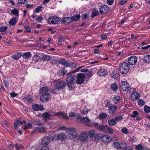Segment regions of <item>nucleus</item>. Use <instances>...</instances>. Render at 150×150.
<instances>
[{
    "label": "nucleus",
    "mask_w": 150,
    "mask_h": 150,
    "mask_svg": "<svg viewBox=\"0 0 150 150\" xmlns=\"http://www.w3.org/2000/svg\"><path fill=\"white\" fill-rule=\"evenodd\" d=\"M99 14V12L98 10H96V9L94 10L92 12V14L91 16L92 18H93L97 16Z\"/></svg>",
    "instance_id": "37"
},
{
    "label": "nucleus",
    "mask_w": 150,
    "mask_h": 150,
    "mask_svg": "<svg viewBox=\"0 0 150 150\" xmlns=\"http://www.w3.org/2000/svg\"><path fill=\"white\" fill-rule=\"evenodd\" d=\"M76 78V77L74 75H71L67 78V83L70 90H71L74 88V82Z\"/></svg>",
    "instance_id": "2"
},
{
    "label": "nucleus",
    "mask_w": 150,
    "mask_h": 150,
    "mask_svg": "<svg viewBox=\"0 0 150 150\" xmlns=\"http://www.w3.org/2000/svg\"><path fill=\"white\" fill-rule=\"evenodd\" d=\"M22 56L24 59H28L31 57V54L30 52H28L24 53Z\"/></svg>",
    "instance_id": "31"
},
{
    "label": "nucleus",
    "mask_w": 150,
    "mask_h": 150,
    "mask_svg": "<svg viewBox=\"0 0 150 150\" xmlns=\"http://www.w3.org/2000/svg\"><path fill=\"white\" fill-rule=\"evenodd\" d=\"M81 16L79 14H76L72 16L71 17V21H78L80 18Z\"/></svg>",
    "instance_id": "26"
},
{
    "label": "nucleus",
    "mask_w": 150,
    "mask_h": 150,
    "mask_svg": "<svg viewBox=\"0 0 150 150\" xmlns=\"http://www.w3.org/2000/svg\"><path fill=\"white\" fill-rule=\"evenodd\" d=\"M22 53L19 52L16 53L12 56V58L14 59H18L21 57L22 55Z\"/></svg>",
    "instance_id": "27"
},
{
    "label": "nucleus",
    "mask_w": 150,
    "mask_h": 150,
    "mask_svg": "<svg viewBox=\"0 0 150 150\" xmlns=\"http://www.w3.org/2000/svg\"><path fill=\"white\" fill-rule=\"evenodd\" d=\"M48 21L50 23L55 24H57L59 21L60 19L58 17L53 16L50 17Z\"/></svg>",
    "instance_id": "6"
},
{
    "label": "nucleus",
    "mask_w": 150,
    "mask_h": 150,
    "mask_svg": "<svg viewBox=\"0 0 150 150\" xmlns=\"http://www.w3.org/2000/svg\"><path fill=\"white\" fill-rule=\"evenodd\" d=\"M121 88L124 91H128L129 88V85L127 81H123L121 82Z\"/></svg>",
    "instance_id": "12"
},
{
    "label": "nucleus",
    "mask_w": 150,
    "mask_h": 150,
    "mask_svg": "<svg viewBox=\"0 0 150 150\" xmlns=\"http://www.w3.org/2000/svg\"><path fill=\"white\" fill-rule=\"evenodd\" d=\"M108 123L110 126H113L115 125L117 123L115 122V120L114 118H112L109 120L108 121Z\"/></svg>",
    "instance_id": "28"
},
{
    "label": "nucleus",
    "mask_w": 150,
    "mask_h": 150,
    "mask_svg": "<svg viewBox=\"0 0 150 150\" xmlns=\"http://www.w3.org/2000/svg\"><path fill=\"white\" fill-rule=\"evenodd\" d=\"M124 150H133L132 147L131 146H127L124 148Z\"/></svg>",
    "instance_id": "64"
},
{
    "label": "nucleus",
    "mask_w": 150,
    "mask_h": 150,
    "mask_svg": "<svg viewBox=\"0 0 150 150\" xmlns=\"http://www.w3.org/2000/svg\"><path fill=\"white\" fill-rule=\"evenodd\" d=\"M118 74L116 72H114L111 74V76L112 77L115 79H118Z\"/></svg>",
    "instance_id": "39"
},
{
    "label": "nucleus",
    "mask_w": 150,
    "mask_h": 150,
    "mask_svg": "<svg viewBox=\"0 0 150 150\" xmlns=\"http://www.w3.org/2000/svg\"><path fill=\"white\" fill-rule=\"evenodd\" d=\"M100 139L102 142L106 144L109 143L111 141V139L110 137L108 135L102 136L100 137Z\"/></svg>",
    "instance_id": "10"
},
{
    "label": "nucleus",
    "mask_w": 150,
    "mask_h": 150,
    "mask_svg": "<svg viewBox=\"0 0 150 150\" xmlns=\"http://www.w3.org/2000/svg\"><path fill=\"white\" fill-rule=\"evenodd\" d=\"M71 67L75 68L76 67V64L73 63H69L67 62V67Z\"/></svg>",
    "instance_id": "44"
},
{
    "label": "nucleus",
    "mask_w": 150,
    "mask_h": 150,
    "mask_svg": "<svg viewBox=\"0 0 150 150\" xmlns=\"http://www.w3.org/2000/svg\"><path fill=\"white\" fill-rule=\"evenodd\" d=\"M121 131L123 133L126 134L128 133V129L125 127H124L121 129Z\"/></svg>",
    "instance_id": "53"
},
{
    "label": "nucleus",
    "mask_w": 150,
    "mask_h": 150,
    "mask_svg": "<svg viewBox=\"0 0 150 150\" xmlns=\"http://www.w3.org/2000/svg\"><path fill=\"white\" fill-rule=\"evenodd\" d=\"M57 135L55 133L51 134L50 135V139L51 138L52 140H57Z\"/></svg>",
    "instance_id": "38"
},
{
    "label": "nucleus",
    "mask_w": 150,
    "mask_h": 150,
    "mask_svg": "<svg viewBox=\"0 0 150 150\" xmlns=\"http://www.w3.org/2000/svg\"><path fill=\"white\" fill-rule=\"evenodd\" d=\"M46 131L45 128L43 127H37L33 130L31 133L32 134H33L35 132H37L40 133H44L46 132Z\"/></svg>",
    "instance_id": "16"
},
{
    "label": "nucleus",
    "mask_w": 150,
    "mask_h": 150,
    "mask_svg": "<svg viewBox=\"0 0 150 150\" xmlns=\"http://www.w3.org/2000/svg\"><path fill=\"white\" fill-rule=\"evenodd\" d=\"M11 13L16 16H18L19 13L18 11L16 9H14L11 10Z\"/></svg>",
    "instance_id": "45"
},
{
    "label": "nucleus",
    "mask_w": 150,
    "mask_h": 150,
    "mask_svg": "<svg viewBox=\"0 0 150 150\" xmlns=\"http://www.w3.org/2000/svg\"><path fill=\"white\" fill-rule=\"evenodd\" d=\"M137 58L135 56H133L129 57L128 59V64L129 65H135L137 62Z\"/></svg>",
    "instance_id": "7"
},
{
    "label": "nucleus",
    "mask_w": 150,
    "mask_h": 150,
    "mask_svg": "<svg viewBox=\"0 0 150 150\" xmlns=\"http://www.w3.org/2000/svg\"><path fill=\"white\" fill-rule=\"evenodd\" d=\"M83 66H81V67H79V68L76 69V70H75L74 71H72L71 72H70L69 74H67V75H69L71 73H74L77 71H78L79 69H80L81 68H83Z\"/></svg>",
    "instance_id": "59"
},
{
    "label": "nucleus",
    "mask_w": 150,
    "mask_h": 150,
    "mask_svg": "<svg viewBox=\"0 0 150 150\" xmlns=\"http://www.w3.org/2000/svg\"><path fill=\"white\" fill-rule=\"evenodd\" d=\"M107 116V114L105 113H101L99 115V117L100 119H104L106 118Z\"/></svg>",
    "instance_id": "49"
},
{
    "label": "nucleus",
    "mask_w": 150,
    "mask_h": 150,
    "mask_svg": "<svg viewBox=\"0 0 150 150\" xmlns=\"http://www.w3.org/2000/svg\"><path fill=\"white\" fill-rule=\"evenodd\" d=\"M89 17V16L88 14L85 13L83 14L81 16V18L82 20H85Z\"/></svg>",
    "instance_id": "54"
},
{
    "label": "nucleus",
    "mask_w": 150,
    "mask_h": 150,
    "mask_svg": "<svg viewBox=\"0 0 150 150\" xmlns=\"http://www.w3.org/2000/svg\"><path fill=\"white\" fill-rule=\"evenodd\" d=\"M50 142V138L47 136H45L42 139L41 144L43 145H48Z\"/></svg>",
    "instance_id": "15"
},
{
    "label": "nucleus",
    "mask_w": 150,
    "mask_h": 150,
    "mask_svg": "<svg viewBox=\"0 0 150 150\" xmlns=\"http://www.w3.org/2000/svg\"><path fill=\"white\" fill-rule=\"evenodd\" d=\"M85 75L83 74H79L77 76V79L76 81V83L78 84L82 83L84 81Z\"/></svg>",
    "instance_id": "9"
},
{
    "label": "nucleus",
    "mask_w": 150,
    "mask_h": 150,
    "mask_svg": "<svg viewBox=\"0 0 150 150\" xmlns=\"http://www.w3.org/2000/svg\"><path fill=\"white\" fill-rule=\"evenodd\" d=\"M42 116L44 118H45L50 119L51 117V115L47 112H45L42 114Z\"/></svg>",
    "instance_id": "48"
},
{
    "label": "nucleus",
    "mask_w": 150,
    "mask_h": 150,
    "mask_svg": "<svg viewBox=\"0 0 150 150\" xmlns=\"http://www.w3.org/2000/svg\"><path fill=\"white\" fill-rule=\"evenodd\" d=\"M52 81L53 83H55L56 88L58 90H60L64 88L66 85V83L63 81L60 80L56 81L53 80Z\"/></svg>",
    "instance_id": "5"
},
{
    "label": "nucleus",
    "mask_w": 150,
    "mask_h": 150,
    "mask_svg": "<svg viewBox=\"0 0 150 150\" xmlns=\"http://www.w3.org/2000/svg\"><path fill=\"white\" fill-rule=\"evenodd\" d=\"M139 94L136 92H132L131 95V99L134 100H136L139 97Z\"/></svg>",
    "instance_id": "19"
},
{
    "label": "nucleus",
    "mask_w": 150,
    "mask_h": 150,
    "mask_svg": "<svg viewBox=\"0 0 150 150\" xmlns=\"http://www.w3.org/2000/svg\"><path fill=\"white\" fill-rule=\"evenodd\" d=\"M67 62H66L65 59L63 58L61 59L59 61V63L62 65H65V67H67Z\"/></svg>",
    "instance_id": "42"
},
{
    "label": "nucleus",
    "mask_w": 150,
    "mask_h": 150,
    "mask_svg": "<svg viewBox=\"0 0 150 150\" xmlns=\"http://www.w3.org/2000/svg\"><path fill=\"white\" fill-rule=\"evenodd\" d=\"M65 73L64 71V70L62 69L59 70L58 73V75L60 76H64L65 75Z\"/></svg>",
    "instance_id": "56"
},
{
    "label": "nucleus",
    "mask_w": 150,
    "mask_h": 150,
    "mask_svg": "<svg viewBox=\"0 0 150 150\" xmlns=\"http://www.w3.org/2000/svg\"><path fill=\"white\" fill-rule=\"evenodd\" d=\"M137 103L138 105H140L141 106H143L145 104V103L144 101L140 99L138 100Z\"/></svg>",
    "instance_id": "47"
},
{
    "label": "nucleus",
    "mask_w": 150,
    "mask_h": 150,
    "mask_svg": "<svg viewBox=\"0 0 150 150\" xmlns=\"http://www.w3.org/2000/svg\"><path fill=\"white\" fill-rule=\"evenodd\" d=\"M107 130L109 134H112L113 132V129L110 127H108L107 128Z\"/></svg>",
    "instance_id": "57"
},
{
    "label": "nucleus",
    "mask_w": 150,
    "mask_h": 150,
    "mask_svg": "<svg viewBox=\"0 0 150 150\" xmlns=\"http://www.w3.org/2000/svg\"><path fill=\"white\" fill-rule=\"evenodd\" d=\"M32 108L35 111H38L39 110H42L43 109V106L42 105L39 106L37 104H34L32 105Z\"/></svg>",
    "instance_id": "21"
},
{
    "label": "nucleus",
    "mask_w": 150,
    "mask_h": 150,
    "mask_svg": "<svg viewBox=\"0 0 150 150\" xmlns=\"http://www.w3.org/2000/svg\"><path fill=\"white\" fill-rule=\"evenodd\" d=\"M23 100L25 102L28 103H31L33 101L32 97L30 95L24 97Z\"/></svg>",
    "instance_id": "25"
},
{
    "label": "nucleus",
    "mask_w": 150,
    "mask_h": 150,
    "mask_svg": "<svg viewBox=\"0 0 150 150\" xmlns=\"http://www.w3.org/2000/svg\"><path fill=\"white\" fill-rule=\"evenodd\" d=\"M115 122H116L120 121L123 119L122 117L121 116H119L114 118Z\"/></svg>",
    "instance_id": "55"
},
{
    "label": "nucleus",
    "mask_w": 150,
    "mask_h": 150,
    "mask_svg": "<svg viewBox=\"0 0 150 150\" xmlns=\"http://www.w3.org/2000/svg\"><path fill=\"white\" fill-rule=\"evenodd\" d=\"M8 29V27L6 26H3L0 27V32H3L6 31Z\"/></svg>",
    "instance_id": "51"
},
{
    "label": "nucleus",
    "mask_w": 150,
    "mask_h": 150,
    "mask_svg": "<svg viewBox=\"0 0 150 150\" xmlns=\"http://www.w3.org/2000/svg\"><path fill=\"white\" fill-rule=\"evenodd\" d=\"M48 89L47 87H43L41 88L40 90V93L43 94L47 93L46 92L48 91Z\"/></svg>",
    "instance_id": "35"
},
{
    "label": "nucleus",
    "mask_w": 150,
    "mask_h": 150,
    "mask_svg": "<svg viewBox=\"0 0 150 150\" xmlns=\"http://www.w3.org/2000/svg\"><path fill=\"white\" fill-rule=\"evenodd\" d=\"M139 115V113L137 111L134 110L132 112V114L131 116L133 117H136Z\"/></svg>",
    "instance_id": "43"
},
{
    "label": "nucleus",
    "mask_w": 150,
    "mask_h": 150,
    "mask_svg": "<svg viewBox=\"0 0 150 150\" xmlns=\"http://www.w3.org/2000/svg\"><path fill=\"white\" fill-rule=\"evenodd\" d=\"M96 133L95 130L91 129L88 132V136L90 138H93L95 136Z\"/></svg>",
    "instance_id": "29"
},
{
    "label": "nucleus",
    "mask_w": 150,
    "mask_h": 150,
    "mask_svg": "<svg viewBox=\"0 0 150 150\" xmlns=\"http://www.w3.org/2000/svg\"><path fill=\"white\" fill-rule=\"evenodd\" d=\"M50 97V94L48 93H45L43 94L40 97L41 101L43 102L45 101L48 100Z\"/></svg>",
    "instance_id": "13"
},
{
    "label": "nucleus",
    "mask_w": 150,
    "mask_h": 150,
    "mask_svg": "<svg viewBox=\"0 0 150 150\" xmlns=\"http://www.w3.org/2000/svg\"><path fill=\"white\" fill-rule=\"evenodd\" d=\"M143 148L142 145L140 144H138L136 146V149L138 150H142Z\"/></svg>",
    "instance_id": "62"
},
{
    "label": "nucleus",
    "mask_w": 150,
    "mask_h": 150,
    "mask_svg": "<svg viewBox=\"0 0 150 150\" xmlns=\"http://www.w3.org/2000/svg\"><path fill=\"white\" fill-rule=\"evenodd\" d=\"M81 120L88 126H91V125L90 124L91 121L88 118H81Z\"/></svg>",
    "instance_id": "23"
},
{
    "label": "nucleus",
    "mask_w": 150,
    "mask_h": 150,
    "mask_svg": "<svg viewBox=\"0 0 150 150\" xmlns=\"http://www.w3.org/2000/svg\"><path fill=\"white\" fill-rule=\"evenodd\" d=\"M42 7L41 6H39L36 8L35 9V12L36 13H38L41 11V10Z\"/></svg>",
    "instance_id": "52"
},
{
    "label": "nucleus",
    "mask_w": 150,
    "mask_h": 150,
    "mask_svg": "<svg viewBox=\"0 0 150 150\" xmlns=\"http://www.w3.org/2000/svg\"><path fill=\"white\" fill-rule=\"evenodd\" d=\"M130 140L132 142H135L137 141V140L134 136H132L130 137Z\"/></svg>",
    "instance_id": "60"
},
{
    "label": "nucleus",
    "mask_w": 150,
    "mask_h": 150,
    "mask_svg": "<svg viewBox=\"0 0 150 150\" xmlns=\"http://www.w3.org/2000/svg\"><path fill=\"white\" fill-rule=\"evenodd\" d=\"M113 146L117 149H124L127 146V143L124 142H115L113 144Z\"/></svg>",
    "instance_id": "4"
},
{
    "label": "nucleus",
    "mask_w": 150,
    "mask_h": 150,
    "mask_svg": "<svg viewBox=\"0 0 150 150\" xmlns=\"http://www.w3.org/2000/svg\"><path fill=\"white\" fill-rule=\"evenodd\" d=\"M18 20L16 18H12L9 22V24L11 25H14L16 24Z\"/></svg>",
    "instance_id": "30"
},
{
    "label": "nucleus",
    "mask_w": 150,
    "mask_h": 150,
    "mask_svg": "<svg viewBox=\"0 0 150 150\" xmlns=\"http://www.w3.org/2000/svg\"><path fill=\"white\" fill-rule=\"evenodd\" d=\"M144 63L148 64L150 62V54H147L144 55L142 59Z\"/></svg>",
    "instance_id": "20"
},
{
    "label": "nucleus",
    "mask_w": 150,
    "mask_h": 150,
    "mask_svg": "<svg viewBox=\"0 0 150 150\" xmlns=\"http://www.w3.org/2000/svg\"><path fill=\"white\" fill-rule=\"evenodd\" d=\"M111 89L114 91H116L118 88V86L116 83H113L111 85Z\"/></svg>",
    "instance_id": "32"
},
{
    "label": "nucleus",
    "mask_w": 150,
    "mask_h": 150,
    "mask_svg": "<svg viewBox=\"0 0 150 150\" xmlns=\"http://www.w3.org/2000/svg\"><path fill=\"white\" fill-rule=\"evenodd\" d=\"M97 74L99 76H105L107 75L108 72L105 69H102L98 71Z\"/></svg>",
    "instance_id": "17"
},
{
    "label": "nucleus",
    "mask_w": 150,
    "mask_h": 150,
    "mask_svg": "<svg viewBox=\"0 0 150 150\" xmlns=\"http://www.w3.org/2000/svg\"><path fill=\"white\" fill-rule=\"evenodd\" d=\"M32 127L31 123L28 122L26 125H25L24 127H23L24 130H25L27 129H30Z\"/></svg>",
    "instance_id": "34"
},
{
    "label": "nucleus",
    "mask_w": 150,
    "mask_h": 150,
    "mask_svg": "<svg viewBox=\"0 0 150 150\" xmlns=\"http://www.w3.org/2000/svg\"><path fill=\"white\" fill-rule=\"evenodd\" d=\"M90 111V109H88L86 108H84L82 110V113L84 115L87 114L88 112Z\"/></svg>",
    "instance_id": "50"
},
{
    "label": "nucleus",
    "mask_w": 150,
    "mask_h": 150,
    "mask_svg": "<svg viewBox=\"0 0 150 150\" xmlns=\"http://www.w3.org/2000/svg\"><path fill=\"white\" fill-rule=\"evenodd\" d=\"M88 137L87 133L83 132L80 134L79 139L80 140L85 141L87 139Z\"/></svg>",
    "instance_id": "22"
},
{
    "label": "nucleus",
    "mask_w": 150,
    "mask_h": 150,
    "mask_svg": "<svg viewBox=\"0 0 150 150\" xmlns=\"http://www.w3.org/2000/svg\"><path fill=\"white\" fill-rule=\"evenodd\" d=\"M120 100V97L119 96H115L113 98L112 100L115 104L118 103Z\"/></svg>",
    "instance_id": "33"
},
{
    "label": "nucleus",
    "mask_w": 150,
    "mask_h": 150,
    "mask_svg": "<svg viewBox=\"0 0 150 150\" xmlns=\"http://www.w3.org/2000/svg\"><path fill=\"white\" fill-rule=\"evenodd\" d=\"M109 7L108 6L104 5L100 7L99 11L101 14H105L109 11Z\"/></svg>",
    "instance_id": "11"
},
{
    "label": "nucleus",
    "mask_w": 150,
    "mask_h": 150,
    "mask_svg": "<svg viewBox=\"0 0 150 150\" xmlns=\"http://www.w3.org/2000/svg\"><path fill=\"white\" fill-rule=\"evenodd\" d=\"M57 140H59L62 142L65 141L67 139V137L64 133H61L57 134Z\"/></svg>",
    "instance_id": "8"
},
{
    "label": "nucleus",
    "mask_w": 150,
    "mask_h": 150,
    "mask_svg": "<svg viewBox=\"0 0 150 150\" xmlns=\"http://www.w3.org/2000/svg\"><path fill=\"white\" fill-rule=\"evenodd\" d=\"M55 115L57 116H61L63 119H68V116L62 112H57L55 114Z\"/></svg>",
    "instance_id": "24"
},
{
    "label": "nucleus",
    "mask_w": 150,
    "mask_h": 150,
    "mask_svg": "<svg viewBox=\"0 0 150 150\" xmlns=\"http://www.w3.org/2000/svg\"><path fill=\"white\" fill-rule=\"evenodd\" d=\"M43 20V18L42 16H40L38 17L35 20L37 22L40 23Z\"/></svg>",
    "instance_id": "58"
},
{
    "label": "nucleus",
    "mask_w": 150,
    "mask_h": 150,
    "mask_svg": "<svg viewBox=\"0 0 150 150\" xmlns=\"http://www.w3.org/2000/svg\"><path fill=\"white\" fill-rule=\"evenodd\" d=\"M107 127V125H99L97 129L101 131L103 130Z\"/></svg>",
    "instance_id": "41"
},
{
    "label": "nucleus",
    "mask_w": 150,
    "mask_h": 150,
    "mask_svg": "<svg viewBox=\"0 0 150 150\" xmlns=\"http://www.w3.org/2000/svg\"><path fill=\"white\" fill-rule=\"evenodd\" d=\"M130 69V66L127 62H123L119 65V69L121 74H125L128 72Z\"/></svg>",
    "instance_id": "1"
},
{
    "label": "nucleus",
    "mask_w": 150,
    "mask_h": 150,
    "mask_svg": "<svg viewBox=\"0 0 150 150\" xmlns=\"http://www.w3.org/2000/svg\"><path fill=\"white\" fill-rule=\"evenodd\" d=\"M31 122L34 124L37 125L39 126L42 125V123L38 120H33L31 121Z\"/></svg>",
    "instance_id": "40"
},
{
    "label": "nucleus",
    "mask_w": 150,
    "mask_h": 150,
    "mask_svg": "<svg viewBox=\"0 0 150 150\" xmlns=\"http://www.w3.org/2000/svg\"><path fill=\"white\" fill-rule=\"evenodd\" d=\"M144 112L147 113L150 112V107L147 105H145L144 107Z\"/></svg>",
    "instance_id": "46"
},
{
    "label": "nucleus",
    "mask_w": 150,
    "mask_h": 150,
    "mask_svg": "<svg viewBox=\"0 0 150 150\" xmlns=\"http://www.w3.org/2000/svg\"><path fill=\"white\" fill-rule=\"evenodd\" d=\"M95 138V140L98 141L100 138L99 136V134H96L95 135V136L94 137Z\"/></svg>",
    "instance_id": "63"
},
{
    "label": "nucleus",
    "mask_w": 150,
    "mask_h": 150,
    "mask_svg": "<svg viewBox=\"0 0 150 150\" xmlns=\"http://www.w3.org/2000/svg\"><path fill=\"white\" fill-rule=\"evenodd\" d=\"M61 23L66 25L71 23L72 21H71V17H66L63 18L61 20Z\"/></svg>",
    "instance_id": "18"
},
{
    "label": "nucleus",
    "mask_w": 150,
    "mask_h": 150,
    "mask_svg": "<svg viewBox=\"0 0 150 150\" xmlns=\"http://www.w3.org/2000/svg\"><path fill=\"white\" fill-rule=\"evenodd\" d=\"M67 137L70 139L76 138L77 135L76 130L74 128H71L67 129Z\"/></svg>",
    "instance_id": "3"
},
{
    "label": "nucleus",
    "mask_w": 150,
    "mask_h": 150,
    "mask_svg": "<svg viewBox=\"0 0 150 150\" xmlns=\"http://www.w3.org/2000/svg\"><path fill=\"white\" fill-rule=\"evenodd\" d=\"M50 59L51 57L50 56L48 55H45L42 57L41 59L43 61H48Z\"/></svg>",
    "instance_id": "36"
},
{
    "label": "nucleus",
    "mask_w": 150,
    "mask_h": 150,
    "mask_svg": "<svg viewBox=\"0 0 150 150\" xmlns=\"http://www.w3.org/2000/svg\"><path fill=\"white\" fill-rule=\"evenodd\" d=\"M24 28L26 30L24 31L25 32H27L28 33H30L31 31V30L28 26H24Z\"/></svg>",
    "instance_id": "61"
},
{
    "label": "nucleus",
    "mask_w": 150,
    "mask_h": 150,
    "mask_svg": "<svg viewBox=\"0 0 150 150\" xmlns=\"http://www.w3.org/2000/svg\"><path fill=\"white\" fill-rule=\"evenodd\" d=\"M117 108V105H112L109 106L108 110L109 113L111 115H114L115 114Z\"/></svg>",
    "instance_id": "14"
}]
</instances>
